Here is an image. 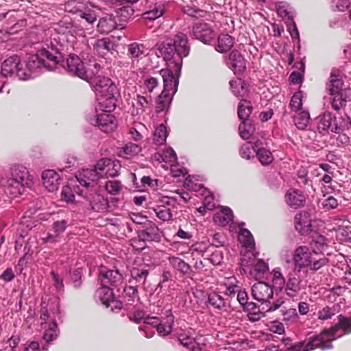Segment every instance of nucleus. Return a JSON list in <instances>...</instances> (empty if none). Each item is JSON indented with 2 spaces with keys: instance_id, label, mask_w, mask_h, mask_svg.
<instances>
[{
  "instance_id": "52",
  "label": "nucleus",
  "mask_w": 351,
  "mask_h": 351,
  "mask_svg": "<svg viewBox=\"0 0 351 351\" xmlns=\"http://www.w3.org/2000/svg\"><path fill=\"white\" fill-rule=\"evenodd\" d=\"M105 188L110 194L117 195L120 192L122 185L120 181L109 180L106 182Z\"/></svg>"
},
{
  "instance_id": "33",
  "label": "nucleus",
  "mask_w": 351,
  "mask_h": 351,
  "mask_svg": "<svg viewBox=\"0 0 351 351\" xmlns=\"http://www.w3.org/2000/svg\"><path fill=\"white\" fill-rule=\"evenodd\" d=\"M268 269L269 266L267 263L261 259H256L254 265L252 267L250 273L254 278L259 279L262 278Z\"/></svg>"
},
{
  "instance_id": "2",
  "label": "nucleus",
  "mask_w": 351,
  "mask_h": 351,
  "mask_svg": "<svg viewBox=\"0 0 351 351\" xmlns=\"http://www.w3.org/2000/svg\"><path fill=\"white\" fill-rule=\"evenodd\" d=\"M93 90L96 94L99 108H104L106 111L108 112H112L115 109L119 90L110 78L104 76L95 77Z\"/></svg>"
},
{
  "instance_id": "63",
  "label": "nucleus",
  "mask_w": 351,
  "mask_h": 351,
  "mask_svg": "<svg viewBox=\"0 0 351 351\" xmlns=\"http://www.w3.org/2000/svg\"><path fill=\"white\" fill-rule=\"evenodd\" d=\"M254 148V146L250 143H246L243 144L239 150L241 156L245 159H250L252 154L251 149Z\"/></svg>"
},
{
  "instance_id": "3",
  "label": "nucleus",
  "mask_w": 351,
  "mask_h": 351,
  "mask_svg": "<svg viewBox=\"0 0 351 351\" xmlns=\"http://www.w3.org/2000/svg\"><path fill=\"white\" fill-rule=\"evenodd\" d=\"M37 54L43 67L51 71L60 62L61 56L58 50L53 46L47 45L38 50Z\"/></svg>"
},
{
  "instance_id": "45",
  "label": "nucleus",
  "mask_w": 351,
  "mask_h": 351,
  "mask_svg": "<svg viewBox=\"0 0 351 351\" xmlns=\"http://www.w3.org/2000/svg\"><path fill=\"white\" fill-rule=\"evenodd\" d=\"M173 324V316L171 315L168 317L167 322L166 323H162L160 322L158 325H157L156 330L160 336H167L169 335L172 331Z\"/></svg>"
},
{
  "instance_id": "12",
  "label": "nucleus",
  "mask_w": 351,
  "mask_h": 351,
  "mask_svg": "<svg viewBox=\"0 0 351 351\" xmlns=\"http://www.w3.org/2000/svg\"><path fill=\"white\" fill-rule=\"evenodd\" d=\"M138 241H158L160 240V235L158 228L152 221L145 224L144 228L138 232Z\"/></svg>"
},
{
  "instance_id": "25",
  "label": "nucleus",
  "mask_w": 351,
  "mask_h": 351,
  "mask_svg": "<svg viewBox=\"0 0 351 351\" xmlns=\"http://www.w3.org/2000/svg\"><path fill=\"white\" fill-rule=\"evenodd\" d=\"M148 53V49L142 43L135 42L128 47V54L131 58L141 59Z\"/></svg>"
},
{
  "instance_id": "8",
  "label": "nucleus",
  "mask_w": 351,
  "mask_h": 351,
  "mask_svg": "<svg viewBox=\"0 0 351 351\" xmlns=\"http://www.w3.org/2000/svg\"><path fill=\"white\" fill-rule=\"evenodd\" d=\"M326 88L330 95H337L341 93H350L351 92L350 90L344 88L342 76L340 72L335 69H332L330 72Z\"/></svg>"
},
{
  "instance_id": "38",
  "label": "nucleus",
  "mask_w": 351,
  "mask_h": 351,
  "mask_svg": "<svg viewBox=\"0 0 351 351\" xmlns=\"http://www.w3.org/2000/svg\"><path fill=\"white\" fill-rule=\"evenodd\" d=\"M310 245L312 252L315 254H318L322 253L326 245V239L324 236L316 233L315 235L313 237Z\"/></svg>"
},
{
  "instance_id": "64",
  "label": "nucleus",
  "mask_w": 351,
  "mask_h": 351,
  "mask_svg": "<svg viewBox=\"0 0 351 351\" xmlns=\"http://www.w3.org/2000/svg\"><path fill=\"white\" fill-rule=\"evenodd\" d=\"M287 351H308L306 345V341H301L291 344L287 348Z\"/></svg>"
},
{
  "instance_id": "24",
  "label": "nucleus",
  "mask_w": 351,
  "mask_h": 351,
  "mask_svg": "<svg viewBox=\"0 0 351 351\" xmlns=\"http://www.w3.org/2000/svg\"><path fill=\"white\" fill-rule=\"evenodd\" d=\"M166 12L165 6L163 3L158 2L156 3L153 6L150 7V9L142 14V19L143 20L155 21L156 19L162 16Z\"/></svg>"
},
{
  "instance_id": "6",
  "label": "nucleus",
  "mask_w": 351,
  "mask_h": 351,
  "mask_svg": "<svg viewBox=\"0 0 351 351\" xmlns=\"http://www.w3.org/2000/svg\"><path fill=\"white\" fill-rule=\"evenodd\" d=\"M98 280L104 286L117 287L122 282L123 276L118 270L101 266L98 271Z\"/></svg>"
},
{
  "instance_id": "50",
  "label": "nucleus",
  "mask_w": 351,
  "mask_h": 351,
  "mask_svg": "<svg viewBox=\"0 0 351 351\" xmlns=\"http://www.w3.org/2000/svg\"><path fill=\"white\" fill-rule=\"evenodd\" d=\"M116 13L117 16L122 21H127L131 19L134 14V10L131 6H123L117 9Z\"/></svg>"
},
{
  "instance_id": "53",
  "label": "nucleus",
  "mask_w": 351,
  "mask_h": 351,
  "mask_svg": "<svg viewBox=\"0 0 351 351\" xmlns=\"http://www.w3.org/2000/svg\"><path fill=\"white\" fill-rule=\"evenodd\" d=\"M134 99L138 107L137 110H141V112H145V110L149 108L152 104L151 98L149 99L146 97L140 95H137Z\"/></svg>"
},
{
  "instance_id": "23",
  "label": "nucleus",
  "mask_w": 351,
  "mask_h": 351,
  "mask_svg": "<svg viewBox=\"0 0 351 351\" xmlns=\"http://www.w3.org/2000/svg\"><path fill=\"white\" fill-rule=\"evenodd\" d=\"M317 128L320 132H326L330 130L332 132L333 121H335V116L331 112L326 111L318 116L317 118Z\"/></svg>"
},
{
  "instance_id": "54",
  "label": "nucleus",
  "mask_w": 351,
  "mask_h": 351,
  "mask_svg": "<svg viewBox=\"0 0 351 351\" xmlns=\"http://www.w3.org/2000/svg\"><path fill=\"white\" fill-rule=\"evenodd\" d=\"M120 167L121 165L118 161L111 160V164H109L108 167L105 171L104 177H116L119 176Z\"/></svg>"
},
{
  "instance_id": "14",
  "label": "nucleus",
  "mask_w": 351,
  "mask_h": 351,
  "mask_svg": "<svg viewBox=\"0 0 351 351\" xmlns=\"http://www.w3.org/2000/svg\"><path fill=\"white\" fill-rule=\"evenodd\" d=\"M285 202L294 209L304 207L306 202V195L301 191L290 189L285 195Z\"/></svg>"
},
{
  "instance_id": "56",
  "label": "nucleus",
  "mask_w": 351,
  "mask_h": 351,
  "mask_svg": "<svg viewBox=\"0 0 351 351\" xmlns=\"http://www.w3.org/2000/svg\"><path fill=\"white\" fill-rule=\"evenodd\" d=\"M302 106V95L300 92L296 93L292 96L290 101L289 106L291 108V110L294 111H298L299 110L301 109Z\"/></svg>"
},
{
  "instance_id": "62",
  "label": "nucleus",
  "mask_w": 351,
  "mask_h": 351,
  "mask_svg": "<svg viewBox=\"0 0 351 351\" xmlns=\"http://www.w3.org/2000/svg\"><path fill=\"white\" fill-rule=\"evenodd\" d=\"M67 226V221L66 220H60L55 221L53 223L52 228L54 230V232L59 235L62 234L66 230Z\"/></svg>"
},
{
  "instance_id": "20",
  "label": "nucleus",
  "mask_w": 351,
  "mask_h": 351,
  "mask_svg": "<svg viewBox=\"0 0 351 351\" xmlns=\"http://www.w3.org/2000/svg\"><path fill=\"white\" fill-rule=\"evenodd\" d=\"M21 69L20 58L17 56H10L2 63L1 74L5 76H12L16 73L18 76V71Z\"/></svg>"
},
{
  "instance_id": "4",
  "label": "nucleus",
  "mask_w": 351,
  "mask_h": 351,
  "mask_svg": "<svg viewBox=\"0 0 351 351\" xmlns=\"http://www.w3.org/2000/svg\"><path fill=\"white\" fill-rule=\"evenodd\" d=\"M66 67L71 75L77 76L86 82L92 80V76L88 74L84 62L75 54L69 55L66 60Z\"/></svg>"
},
{
  "instance_id": "44",
  "label": "nucleus",
  "mask_w": 351,
  "mask_h": 351,
  "mask_svg": "<svg viewBox=\"0 0 351 351\" xmlns=\"http://www.w3.org/2000/svg\"><path fill=\"white\" fill-rule=\"evenodd\" d=\"M58 336V325L56 321H53L49 324V328L45 331L43 334V339L47 343H50L57 339Z\"/></svg>"
},
{
  "instance_id": "27",
  "label": "nucleus",
  "mask_w": 351,
  "mask_h": 351,
  "mask_svg": "<svg viewBox=\"0 0 351 351\" xmlns=\"http://www.w3.org/2000/svg\"><path fill=\"white\" fill-rule=\"evenodd\" d=\"M96 296L106 307L111 305L110 302L114 298L113 289L104 285L97 290Z\"/></svg>"
},
{
  "instance_id": "7",
  "label": "nucleus",
  "mask_w": 351,
  "mask_h": 351,
  "mask_svg": "<svg viewBox=\"0 0 351 351\" xmlns=\"http://www.w3.org/2000/svg\"><path fill=\"white\" fill-rule=\"evenodd\" d=\"M192 36L203 43L208 44L213 39L215 32L209 23L199 21L193 25Z\"/></svg>"
},
{
  "instance_id": "47",
  "label": "nucleus",
  "mask_w": 351,
  "mask_h": 351,
  "mask_svg": "<svg viewBox=\"0 0 351 351\" xmlns=\"http://www.w3.org/2000/svg\"><path fill=\"white\" fill-rule=\"evenodd\" d=\"M167 132L164 125H160L154 133L153 141L156 145H162L166 141Z\"/></svg>"
},
{
  "instance_id": "60",
  "label": "nucleus",
  "mask_w": 351,
  "mask_h": 351,
  "mask_svg": "<svg viewBox=\"0 0 351 351\" xmlns=\"http://www.w3.org/2000/svg\"><path fill=\"white\" fill-rule=\"evenodd\" d=\"M158 85V80L154 77H147L144 80V86L145 90L151 93L154 89Z\"/></svg>"
},
{
  "instance_id": "59",
  "label": "nucleus",
  "mask_w": 351,
  "mask_h": 351,
  "mask_svg": "<svg viewBox=\"0 0 351 351\" xmlns=\"http://www.w3.org/2000/svg\"><path fill=\"white\" fill-rule=\"evenodd\" d=\"M339 202L333 196H329L322 202L323 208L327 210L336 208Z\"/></svg>"
},
{
  "instance_id": "46",
  "label": "nucleus",
  "mask_w": 351,
  "mask_h": 351,
  "mask_svg": "<svg viewBox=\"0 0 351 351\" xmlns=\"http://www.w3.org/2000/svg\"><path fill=\"white\" fill-rule=\"evenodd\" d=\"M256 156L263 165H268L274 160L271 152L265 148L258 149L256 151Z\"/></svg>"
},
{
  "instance_id": "51",
  "label": "nucleus",
  "mask_w": 351,
  "mask_h": 351,
  "mask_svg": "<svg viewBox=\"0 0 351 351\" xmlns=\"http://www.w3.org/2000/svg\"><path fill=\"white\" fill-rule=\"evenodd\" d=\"M239 241L248 248H252L254 245L253 237L251 232L247 229L241 231Z\"/></svg>"
},
{
  "instance_id": "41",
  "label": "nucleus",
  "mask_w": 351,
  "mask_h": 351,
  "mask_svg": "<svg viewBox=\"0 0 351 351\" xmlns=\"http://www.w3.org/2000/svg\"><path fill=\"white\" fill-rule=\"evenodd\" d=\"M156 216L163 221H168L172 219L173 215L170 207L164 205H158L154 208Z\"/></svg>"
},
{
  "instance_id": "10",
  "label": "nucleus",
  "mask_w": 351,
  "mask_h": 351,
  "mask_svg": "<svg viewBox=\"0 0 351 351\" xmlns=\"http://www.w3.org/2000/svg\"><path fill=\"white\" fill-rule=\"evenodd\" d=\"M226 64L236 75L242 74L246 69L245 60L237 50H232L229 53Z\"/></svg>"
},
{
  "instance_id": "15",
  "label": "nucleus",
  "mask_w": 351,
  "mask_h": 351,
  "mask_svg": "<svg viewBox=\"0 0 351 351\" xmlns=\"http://www.w3.org/2000/svg\"><path fill=\"white\" fill-rule=\"evenodd\" d=\"M294 222L296 230L301 234H307L311 231V219L308 212L303 210L296 214Z\"/></svg>"
},
{
  "instance_id": "40",
  "label": "nucleus",
  "mask_w": 351,
  "mask_h": 351,
  "mask_svg": "<svg viewBox=\"0 0 351 351\" xmlns=\"http://www.w3.org/2000/svg\"><path fill=\"white\" fill-rule=\"evenodd\" d=\"M256 256L252 252H246L241 254L240 266L244 271L252 267L256 262Z\"/></svg>"
},
{
  "instance_id": "48",
  "label": "nucleus",
  "mask_w": 351,
  "mask_h": 351,
  "mask_svg": "<svg viewBox=\"0 0 351 351\" xmlns=\"http://www.w3.org/2000/svg\"><path fill=\"white\" fill-rule=\"evenodd\" d=\"M337 313L335 306L330 307L326 306L317 312V318L319 320H327L331 319Z\"/></svg>"
},
{
  "instance_id": "1",
  "label": "nucleus",
  "mask_w": 351,
  "mask_h": 351,
  "mask_svg": "<svg viewBox=\"0 0 351 351\" xmlns=\"http://www.w3.org/2000/svg\"><path fill=\"white\" fill-rule=\"evenodd\" d=\"M160 51L167 62V68L160 71L164 88L157 99V112H162L169 107L172 95L178 90L182 59L190 52L187 36L182 32H178L173 39H167L160 45Z\"/></svg>"
},
{
  "instance_id": "16",
  "label": "nucleus",
  "mask_w": 351,
  "mask_h": 351,
  "mask_svg": "<svg viewBox=\"0 0 351 351\" xmlns=\"http://www.w3.org/2000/svg\"><path fill=\"white\" fill-rule=\"evenodd\" d=\"M104 112L97 115V124L104 132L112 131L116 128L115 117L110 114L111 112L106 111L104 108H99Z\"/></svg>"
},
{
  "instance_id": "30",
  "label": "nucleus",
  "mask_w": 351,
  "mask_h": 351,
  "mask_svg": "<svg viewBox=\"0 0 351 351\" xmlns=\"http://www.w3.org/2000/svg\"><path fill=\"white\" fill-rule=\"evenodd\" d=\"M22 183L19 182L13 179H8L6 184L4 185L5 193L10 195L12 197H17L22 194L24 191L25 186L21 184Z\"/></svg>"
},
{
  "instance_id": "39",
  "label": "nucleus",
  "mask_w": 351,
  "mask_h": 351,
  "mask_svg": "<svg viewBox=\"0 0 351 351\" xmlns=\"http://www.w3.org/2000/svg\"><path fill=\"white\" fill-rule=\"evenodd\" d=\"M114 43L109 38H104L97 40L95 48L99 53L106 54L114 49Z\"/></svg>"
},
{
  "instance_id": "31",
  "label": "nucleus",
  "mask_w": 351,
  "mask_h": 351,
  "mask_svg": "<svg viewBox=\"0 0 351 351\" xmlns=\"http://www.w3.org/2000/svg\"><path fill=\"white\" fill-rule=\"evenodd\" d=\"M232 212L231 209L223 208L214 215L213 220L219 226H225L232 221Z\"/></svg>"
},
{
  "instance_id": "21",
  "label": "nucleus",
  "mask_w": 351,
  "mask_h": 351,
  "mask_svg": "<svg viewBox=\"0 0 351 351\" xmlns=\"http://www.w3.org/2000/svg\"><path fill=\"white\" fill-rule=\"evenodd\" d=\"M169 262L171 266L183 275L194 276L195 271L192 267L184 260L177 256H170Z\"/></svg>"
},
{
  "instance_id": "32",
  "label": "nucleus",
  "mask_w": 351,
  "mask_h": 351,
  "mask_svg": "<svg viewBox=\"0 0 351 351\" xmlns=\"http://www.w3.org/2000/svg\"><path fill=\"white\" fill-rule=\"evenodd\" d=\"M208 302L209 305L219 311L227 310L226 302L218 293L213 292L208 295Z\"/></svg>"
},
{
  "instance_id": "13",
  "label": "nucleus",
  "mask_w": 351,
  "mask_h": 351,
  "mask_svg": "<svg viewBox=\"0 0 351 351\" xmlns=\"http://www.w3.org/2000/svg\"><path fill=\"white\" fill-rule=\"evenodd\" d=\"M10 178L22 183L25 187H30L32 184V178L23 165H16L12 167Z\"/></svg>"
},
{
  "instance_id": "19",
  "label": "nucleus",
  "mask_w": 351,
  "mask_h": 351,
  "mask_svg": "<svg viewBox=\"0 0 351 351\" xmlns=\"http://www.w3.org/2000/svg\"><path fill=\"white\" fill-rule=\"evenodd\" d=\"M43 184L50 192L58 190L60 177L54 170H45L42 173Z\"/></svg>"
},
{
  "instance_id": "11",
  "label": "nucleus",
  "mask_w": 351,
  "mask_h": 351,
  "mask_svg": "<svg viewBox=\"0 0 351 351\" xmlns=\"http://www.w3.org/2000/svg\"><path fill=\"white\" fill-rule=\"evenodd\" d=\"M26 68L18 71V77L21 80H27L32 77L33 72L43 66L38 54L32 55L28 58L25 64Z\"/></svg>"
},
{
  "instance_id": "37",
  "label": "nucleus",
  "mask_w": 351,
  "mask_h": 351,
  "mask_svg": "<svg viewBox=\"0 0 351 351\" xmlns=\"http://www.w3.org/2000/svg\"><path fill=\"white\" fill-rule=\"evenodd\" d=\"M230 86L232 93L239 99H245L247 96V90L245 84L241 82L231 80Z\"/></svg>"
},
{
  "instance_id": "17",
  "label": "nucleus",
  "mask_w": 351,
  "mask_h": 351,
  "mask_svg": "<svg viewBox=\"0 0 351 351\" xmlns=\"http://www.w3.org/2000/svg\"><path fill=\"white\" fill-rule=\"evenodd\" d=\"M293 261L300 271L302 267L311 264L313 256L307 247L300 246L295 251Z\"/></svg>"
},
{
  "instance_id": "26",
  "label": "nucleus",
  "mask_w": 351,
  "mask_h": 351,
  "mask_svg": "<svg viewBox=\"0 0 351 351\" xmlns=\"http://www.w3.org/2000/svg\"><path fill=\"white\" fill-rule=\"evenodd\" d=\"M299 278L289 275L285 284V293L290 298L295 297L301 290Z\"/></svg>"
},
{
  "instance_id": "18",
  "label": "nucleus",
  "mask_w": 351,
  "mask_h": 351,
  "mask_svg": "<svg viewBox=\"0 0 351 351\" xmlns=\"http://www.w3.org/2000/svg\"><path fill=\"white\" fill-rule=\"evenodd\" d=\"M76 178L79 183L86 188L95 186L99 179L97 172L93 169H86L79 171Z\"/></svg>"
},
{
  "instance_id": "49",
  "label": "nucleus",
  "mask_w": 351,
  "mask_h": 351,
  "mask_svg": "<svg viewBox=\"0 0 351 351\" xmlns=\"http://www.w3.org/2000/svg\"><path fill=\"white\" fill-rule=\"evenodd\" d=\"M109 164H111V159L101 158L95 165L93 169L97 172L99 178H104L105 171L108 167Z\"/></svg>"
},
{
  "instance_id": "29",
  "label": "nucleus",
  "mask_w": 351,
  "mask_h": 351,
  "mask_svg": "<svg viewBox=\"0 0 351 351\" xmlns=\"http://www.w3.org/2000/svg\"><path fill=\"white\" fill-rule=\"evenodd\" d=\"M117 23L110 15L101 18L97 24L98 31L101 34H108L116 28Z\"/></svg>"
},
{
  "instance_id": "36",
  "label": "nucleus",
  "mask_w": 351,
  "mask_h": 351,
  "mask_svg": "<svg viewBox=\"0 0 351 351\" xmlns=\"http://www.w3.org/2000/svg\"><path fill=\"white\" fill-rule=\"evenodd\" d=\"M350 124L351 120L349 117H347V118L341 117L339 119H337L335 117V121H333V125L332 126V132L340 134L345 130L349 129Z\"/></svg>"
},
{
  "instance_id": "22",
  "label": "nucleus",
  "mask_w": 351,
  "mask_h": 351,
  "mask_svg": "<svg viewBox=\"0 0 351 351\" xmlns=\"http://www.w3.org/2000/svg\"><path fill=\"white\" fill-rule=\"evenodd\" d=\"M89 202L93 210L99 213L108 211V200L99 194L95 193L89 197Z\"/></svg>"
},
{
  "instance_id": "9",
  "label": "nucleus",
  "mask_w": 351,
  "mask_h": 351,
  "mask_svg": "<svg viewBox=\"0 0 351 351\" xmlns=\"http://www.w3.org/2000/svg\"><path fill=\"white\" fill-rule=\"evenodd\" d=\"M252 295L254 300L261 302L262 305H264L273 298V287L268 283L258 282L252 287Z\"/></svg>"
},
{
  "instance_id": "57",
  "label": "nucleus",
  "mask_w": 351,
  "mask_h": 351,
  "mask_svg": "<svg viewBox=\"0 0 351 351\" xmlns=\"http://www.w3.org/2000/svg\"><path fill=\"white\" fill-rule=\"evenodd\" d=\"M284 321H295L298 318V313L295 308L281 309Z\"/></svg>"
},
{
  "instance_id": "43",
  "label": "nucleus",
  "mask_w": 351,
  "mask_h": 351,
  "mask_svg": "<svg viewBox=\"0 0 351 351\" xmlns=\"http://www.w3.org/2000/svg\"><path fill=\"white\" fill-rule=\"evenodd\" d=\"M293 121L299 130H304L309 122V114L306 111H302L294 117Z\"/></svg>"
},
{
  "instance_id": "61",
  "label": "nucleus",
  "mask_w": 351,
  "mask_h": 351,
  "mask_svg": "<svg viewBox=\"0 0 351 351\" xmlns=\"http://www.w3.org/2000/svg\"><path fill=\"white\" fill-rule=\"evenodd\" d=\"M145 317L143 311L136 310L129 315V319L135 324H139L142 320H145Z\"/></svg>"
},
{
  "instance_id": "28",
  "label": "nucleus",
  "mask_w": 351,
  "mask_h": 351,
  "mask_svg": "<svg viewBox=\"0 0 351 351\" xmlns=\"http://www.w3.org/2000/svg\"><path fill=\"white\" fill-rule=\"evenodd\" d=\"M251 102L246 99H241L238 104L237 114L241 123H245L252 112Z\"/></svg>"
},
{
  "instance_id": "58",
  "label": "nucleus",
  "mask_w": 351,
  "mask_h": 351,
  "mask_svg": "<svg viewBox=\"0 0 351 351\" xmlns=\"http://www.w3.org/2000/svg\"><path fill=\"white\" fill-rule=\"evenodd\" d=\"M141 180L144 187L148 186L155 190L158 186V180L152 179L150 176H143Z\"/></svg>"
},
{
  "instance_id": "42",
  "label": "nucleus",
  "mask_w": 351,
  "mask_h": 351,
  "mask_svg": "<svg viewBox=\"0 0 351 351\" xmlns=\"http://www.w3.org/2000/svg\"><path fill=\"white\" fill-rule=\"evenodd\" d=\"M149 274L148 269L144 268H133L131 270V276L136 282L145 285L146 279Z\"/></svg>"
},
{
  "instance_id": "5",
  "label": "nucleus",
  "mask_w": 351,
  "mask_h": 351,
  "mask_svg": "<svg viewBox=\"0 0 351 351\" xmlns=\"http://www.w3.org/2000/svg\"><path fill=\"white\" fill-rule=\"evenodd\" d=\"M330 336V332H326L325 328L323 329L318 335H314L308 339L306 341L307 350L313 351L315 349H320L322 350H331L333 348V345L331 342L333 340H329Z\"/></svg>"
},
{
  "instance_id": "55",
  "label": "nucleus",
  "mask_w": 351,
  "mask_h": 351,
  "mask_svg": "<svg viewBox=\"0 0 351 351\" xmlns=\"http://www.w3.org/2000/svg\"><path fill=\"white\" fill-rule=\"evenodd\" d=\"M142 150V147L138 144L132 143H127L123 147V152L130 156L138 154Z\"/></svg>"
},
{
  "instance_id": "34",
  "label": "nucleus",
  "mask_w": 351,
  "mask_h": 351,
  "mask_svg": "<svg viewBox=\"0 0 351 351\" xmlns=\"http://www.w3.org/2000/svg\"><path fill=\"white\" fill-rule=\"evenodd\" d=\"M349 95L350 93H341L340 94L330 95L332 97L331 106L332 109L339 112L341 109L345 108Z\"/></svg>"
},
{
  "instance_id": "35",
  "label": "nucleus",
  "mask_w": 351,
  "mask_h": 351,
  "mask_svg": "<svg viewBox=\"0 0 351 351\" xmlns=\"http://www.w3.org/2000/svg\"><path fill=\"white\" fill-rule=\"evenodd\" d=\"M233 38L228 34H221L218 37V43L216 47L217 51L225 53L229 51L233 46Z\"/></svg>"
}]
</instances>
